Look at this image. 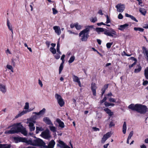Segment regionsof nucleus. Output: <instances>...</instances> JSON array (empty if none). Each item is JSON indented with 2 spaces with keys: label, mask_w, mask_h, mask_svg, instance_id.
<instances>
[{
  "label": "nucleus",
  "mask_w": 148,
  "mask_h": 148,
  "mask_svg": "<svg viewBox=\"0 0 148 148\" xmlns=\"http://www.w3.org/2000/svg\"><path fill=\"white\" fill-rule=\"evenodd\" d=\"M58 142L59 144H57L58 146L59 147L61 148L62 147L63 148H64V147L66 146L64 143L63 141L59 140Z\"/></svg>",
  "instance_id": "nucleus-17"
},
{
  "label": "nucleus",
  "mask_w": 148,
  "mask_h": 148,
  "mask_svg": "<svg viewBox=\"0 0 148 148\" xmlns=\"http://www.w3.org/2000/svg\"><path fill=\"white\" fill-rule=\"evenodd\" d=\"M109 84H107L104 85L103 88L101 89V96H102L104 93L105 92L106 90L108 88Z\"/></svg>",
  "instance_id": "nucleus-21"
},
{
  "label": "nucleus",
  "mask_w": 148,
  "mask_h": 148,
  "mask_svg": "<svg viewBox=\"0 0 148 148\" xmlns=\"http://www.w3.org/2000/svg\"><path fill=\"white\" fill-rule=\"evenodd\" d=\"M54 57L56 59L58 60L59 59L60 57V56L58 53H56L55 56Z\"/></svg>",
  "instance_id": "nucleus-58"
},
{
  "label": "nucleus",
  "mask_w": 148,
  "mask_h": 148,
  "mask_svg": "<svg viewBox=\"0 0 148 148\" xmlns=\"http://www.w3.org/2000/svg\"><path fill=\"white\" fill-rule=\"evenodd\" d=\"M94 29L98 34H99V32H104V34H105L112 37L114 36L113 34L116 35V34L115 30L112 28L110 29V32H109V30L103 28L97 27L95 29Z\"/></svg>",
  "instance_id": "nucleus-3"
},
{
  "label": "nucleus",
  "mask_w": 148,
  "mask_h": 148,
  "mask_svg": "<svg viewBox=\"0 0 148 148\" xmlns=\"http://www.w3.org/2000/svg\"><path fill=\"white\" fill-rule=\"evenodd\" d=\"M92 28H94L93 25H92L87 26L85 29L79 33V37L81 36L82 35L81 38L82 41H86L87 40V39L86 37V33L88 32H89L90 30Z\"/></svg>",
  "instance_id": "nucleus-5"
},
{
  "label": "nucleus",
  "mask_w": 148,
  "mask_h": 148,
  "mask_svg": "<svg viewBox=\"0 0 148 148\" xmlns=\"http://www.w3.org/2000/svg\"><path fill=\"white\" fill-rule=\"evenodd\" d=\"M129 26V25L127 23L123 25H121L119 26V27L118 28V29L121 31H123L125 28Z\"/></svg>",
  "instance_id": "nucleus-19"
},
{
  "label": "nucleus",
  "mask_w": 148,
  "mask_h": 148,
  "mask_svg": "<svg viewBox=\"0 0 148 148\" xmlns=\"http://www.w3.org/2000/svg\"><path fill=\"white\" fill-rule=\"evenodd\" d=\"M137 66H138V68L137 69H135L134 71V72L135 73H139L140 72L142 69V67L140 64L137 65Z\"/></svg>",
  "instance_id": "nucleus-23"
},
{
  "label": "nucleus",
  "mask_w": 148,
  "mask_h": 148,
  "mask_svg": "<svg viewBox=\"0 0 148 148\" xmlns=\"http://www.w3.org/2000/svg\"><path fill=\"white\" fill-rule=\"evenodd\" d=\"M92 129L94 131H99V129L98 128H97L96 127H92Z\"/></svg>",
  "instance_id": "nucleus-59"
},
{
  "label": "nucleus",
  "mask_w": 148,
  "mask_h": 148,
  "mask_svg": "<svg viewBox=\"0 0 148 148\" xmlns=\"http://www.w3.org/2000/svg\"><path fill=\"white\" fill-rule=\"evenodd\" d=\"M58 103L59 104V105L61 107H62L64 105V102L63 99H62L60 101H58Z\"/></svg>",
  "instance_id": "nucleus-36"
},
{
  "label": "nucleus",
  "mask_w": 148,
  "mask_h": 148,
  "mask_svg": "<svg viewBox=\"0 0 148 148\" xmlns=\"http://www.w3.org/2000/svg\"><path fill=\"white\" fill-rule=\"evenodd\" d=\"M104 105L106 107H108L110 106V103L107 102H105L104 103Z\"/></svg>",
  "instance_id": "nucleus-60"
},
{
  "label": "nucleus",
  "mask_w": 148,
  "mask_h": 148,
  "mask_svg": "<svg viewBox=\"0 0 148 148\" xmlns=\"http://www.w3.org/2000/svg\"><path fill=\"white\" fill-rule=\"evenodd\" d=\"M60 42V38L58 39V40L57 43V51L58 53L60 55L61 54V52L60 51V45L59 43Z\"/></svg>",
  "instance_id": "nucleus-26"
},
{
  "label": "nucleus",
  "mask_w": 148,
  "mask_h": 148,
  "mask_svg": "<svg viewBox=\"0 0 148 148\" xmlns=\"http://www.w3.org/2000/svg\"><path fill=\"white\" fill-rule=\"evenodd\" d=\"M103 110L110 116H111L113 114V112H111V110L108 108L104 109Z\"/></svg>",
  "instance_id": "nucleus-20"
},
{
  "label": "nucleus",
  "mask_w": 148,
  "mask_h": 148,
  "mask_svg": "<svg viewBox=\"0 0 148 148\" xmlns=\"http://www.w3.org/2000/svg\"><path fill=\"white\" fill-rule=\"evenodd\" d=\"M73 81L74 82L77 83L79 86L81 87V84L79 77L74 75H73Z\"/></svg>",
  "instance_id": "nucleus-11"
},
{
  "label": "nucleus",
  "mask_w": 148,
  "mask_h": 148,
  "mask_svg": "<svg viewBox=\"0 0 148 148\" xmlns=\"http://www.w3.org/2000/svg\"><path fill=\"white\" fill-rule=\"evenodd\" d=\"M50 51L53 54H55L56 53V51L54 47H51L50 48Z\"/></svg>",
  "instance_id": "nucleus-35"
},
{
  "label": "nucleus",
  "mask_w": 148,
  "mask_h": 148,
  "mask_svg": "<svg viewBox=\"0 0 148 148\" xmlns=\"http://www.w3.org/2000/svg\"><path fill=\"white\" fill-rule=\"evenodd\" d=\"M139 11L144 16L145 15L147 12L145 9L141 8L139 9Z\"/></svg>",
  "instance_id": "nucleus-29"
},
{
  "label": "nucleus",
  "mask_w": 148,
  "mask_h": 148,
  "mask_svg": "<svg viewBox=\"0 0 148 148\" xmlns=\"http://www.w3.org/2000/svg\"><path fill=\"white\" fill-rule=\"evenodd\" d=\"M41 136L45 139H49L51 137L50 132L49 130L47 129L45 131L42 132L41 133Z\"/></svg>",
  "instance_id": "nucleus-6"
},
{
  "label": "nucleus",
  "mask_w": 148,
  "mask_h": 148,
  "mask_svg": "<svg viewBox=\"0 0 148 148\" xmlns=\"http://www.w3.org/2000/svg\"><path fill=\"white\" fill-rule=\"evenodd\" d=\"M145 58L147 60V61H148V52L147 53H145Z\"/></svg>",
  "instance_id": "nucleus-63"
},
{
  "label": "nucleus",
  "mask_w": 148,
  "mask_h": 148,
  "mask_svg": "<svg viewBox=\"0 0 148 148\" xmlns=\"http://www.w3.org/2000/svg\"><path fill=\"white\" fill-rule=\"evenodd\" d=\"M44 129L41 127H36V133L38 134L40 131H43Z\"/></svg>",
  "instance_id": "nucleus-30"
},
{
  "label": "nucleus",
  "mask_w": 148,
  "mask_h": 148,
  "mask_svg": "<svg viewBox=\"0 0 148 148\" xmlns=\"http://www.w3.org/2000/svg\"><path fill=\"white\" fill-rule=\"evenodd\" d=\"M123 18V16L121 13H119L118 16V18L119 19H121Z\"/></svg>",
  "instance_id": "nucleus-56"
},
{
  "label": "nucleus",
  "mask_w": 148,
  "mask_h": 148,
  "mask_svg": "<svg viewBox=\"0 0 148 148\" xmlns=\"http://www.w3.org/2000/svg\"><path fill=\"white\" fill-rule=\"evenodd\" d=\"M7 68L8 69L11 70V71L12 72H13V69L12 67V66L10 65H7L6 66Z\"/></svg>",
  "instance_id": "nucleus-47"
},
{
  "label": "nucleus",
  "mask_w": 148,
  "mask_h": 148,
  "mask_svg": "<svg viewBox=\"0 0 148 148\" xmlns=\"http://www.w3.org/2000/svg\"><path fill=\"white\" fill-rule=\"evenodd\" d=\"M109 100L110 102H116V100L113 98L109 99Z\"/></svg>",
  "instance_id": "nucleus-57"
},
{
  "label": "nucleus",
  "mask_w": 148,
  "mask_h": 148,
  "mask_svg": "<svg viewBox=\"0 0 148 148\" xmlns=\"http://www.w3.org/2000/svg\"><path fill=\"white\" fill-rule=\"evenodd\" d=\"M137 62H134L131 65H129V68L130 69L134 65H135L136 64Z\"/></svg>",
  "instance_id": "nucleus-51"
},
{
  "label": "nucleus",
  "mask_w": 148,
  "mask_h": 148,
  "mask_svg": "<svg viewBox=\"0 0 148 148\" xmlns=\"http://www.w3.org/2000/svg\"><path fill=\"white\" fill-rule=\"evenodd\" d=\"M148 84V81L147 80L144 81L143 83V85L144 86H145Z\"/></svg>",
  "instance_id": "nucleus-62"
},
{
  "label": "nucleus",
  "mask_w": 148,
  "mask_h": 148,
  "mask_svg": "<svg viewBox=\"0 0 148 148\" xmlns=\"http://www.w3.org/2000/svg\"><path fill=\"white\" fill-rule=\"evenodd\" d=\"M52 10L53 11V14H55L57 13L58 12L57 10H56L55 8H53Z\"/></svg>",
  "instance_id": "nucleus-54"
},
{
  "label": "nucleus",
  "mask_w": 148,
  "mask_h": 148,
  "mask_svg": "<svg viewBox=\"0 0 148 148\" xmlns=\"http://www.w3.org/2000/svg\"><path fill=\"white\" fill-rule=\"evenodd\" d=\"M46 109L45 108H43V109L40 110L38 112H33V114H34L37 115H43L45 112Z\"/></svg>",
  "instance_id": "nucleus-14"
},
{
  "label": "nucleus",
  "mask_w": 148,
  "mask_h": 148,
  "mask_svg": "<svg viewBox=\"0 0 148 148\" xmlns=\"http://www.w3.org/2000/svg\"><path fill=\"white\" fill-rule=\"evenodd\" d=\"M26 113H27V111H26V110H23L21 112L19 113V116H21Z\"/></svg>",
  "instance_id": "nucleus-43"
},
{
  "label": "nucleus",
  "mask_w": 148,
  "mask_h": 148,
  "mask_svg": "<svg viewBox=\"0 0 148 148\" xmlns=\"http://www.w3.org/2000/svg\"><path fill=\"white\" fill-rule=\"evenodd\" d=\"M29 103L28 102H26L25 103V105L24 106V108L25 110H27L29 109Z\"/></svg>",
  "instance_id": "nucleus-46"
},
{
  "label": "nucleus",
  "mask_w": 148,
  "mask_h": 148,
  "mask_svg": "<svg viewBox=\"0 0 148 148\" xmlns=\"http://www.w3.org/2000/svg\"><path fill=\"white\" fill-rule=\"evenodd\" d=\"M134 29L135 31H138L140 32H143L144 30V29L143 28L140 27H135Z\"/></svg>",
  "instance_id": "nucleus-34"
},
{
  "label": "nucleus",
  "mask_w": 148,
  "mask_h": 148,
  "mask_svg": "<svg viewBox=\"0 0 148 148\" xmlns=\"http://www.w3.org/2000/svg\"><path fill=\"white\" fill-rule=\"evenodd\" d=\"M111 135V132H109L106 133V134L104 135L103 136L107 139L110 137Z\"/></svg>",
  "instance_id": "nucleus-31"
},
{
  "label": "nucleus",
  "mask_w": 148,
  "mask_h": 148,
  "mask_svg": "<svg viewBox=\"0 0 148 148\" xmlns=\"http://www.w3.org/2000/svg\"><path fill=\"white\" fill-rule=\"evenodd\" d=\"M12 138L13 142L16 143L18 142V137H12Z\"/></svg>",
  "instance_id": "nucleus-32"
},
{
  "label": "nucleus",
  "mask_w": 148,
  "mask_h": 148,
  "mask_svg": "<svg viewBox=\"0 0 148 148\" xmlns=\"http://www.w3.org/2000/svg\"><path fill=\"white\" fill-rule=\"evenodd\" d=\"M64 63H61L60 64L59 68V74H60L62 71V70L63 69V64Z\"/></svg>",
  "instance_id": "nucleus-33"
},
{
  "label": "nucleus",
  "mask_w": 148,
  "mask_h": 148,
  "mask_svg": "<svg viewBox=\"0 0 148 148\" xmlns=\"http://www.w3.org/2000/svg\"><path fill=\"white\" fill-rule=\"evenodd\" d=\"M113 44V42H108L106 44V46L107 48L108 49L110 48L112 45Z\"/></svg>",
  "instance_id": "nucleus-42"
},
{
  "label": "nucleus",
  "mask_w": 148,
  "mask_h": 148,
  "mask_svg": "<svg viewBox=\"0 0 148 148\" xmlns=\"http://www.w3.org/2000/svg\"><path fill=\"white\" fill-rule=\"evenodd\" d=\"M107 99V98L106 97H104V98H103V99L101 100L100 101V103L101 104H102V103H103L104 102H105V101H106V100Z\"/></svg>",
  "instance_id": "nucleus-53"
},
{
  "label": "nucleus",
  "mask_w": 148,
  "mask_h": 148,
  "mask_svg": "<svg viewBox=\"0 0 148 148\" xmlns=\"http://www.w3.org/2000/svg\"><path fill=\"white\" fill-rule=\"evenodd\" d=\"M37 118V116L36 115H33L30 118V120H33L34 121L36 120Z\"/></svg>",
  "instance_id": "nucleus-45"
},
{
  "label": "nucleus",
  "mask_w": 148,
  "mask_h": 148,
  "mask_svg": "<svg viewBox=\"0 0 148 148\" xmlns=\"http://www.w3.org/2000/svg\"><path fill=\"white\" fill-rule=\"evenodd\" d=\"M0 90L3 93L6 92V89L5 85L0 83Z\"/></svg>",
  "instance_id": "nucleus-16"
},
{
  "label": "nucleus",
  "mask_w": 148,
  "mask_h": 148,
  "mask_svg": "<svg viewBox=\"0 0 148 148\" xmlns=\"http://www.w3.org/2000/svg\"><path fill=\"white\" fill-rule=\"evenodd\" d=\"M127 129L126 123L124 121L122 131L124 134L126 133Z\"/></svg>",
  "instance_id": "nucleus-24"
},
{
  "label": "nucleus",
  "mask_w": 148,
  "mask_h": 148,
  "mask_svg": "<svg viewBox=\"0 0 148 148\" xmlns=\"http://www.w3.org/2000/svg\"><path fill=\"white\" fill-rule=\"evenodd\" d=\"M56 121L58 123L59 126L61 128H63L64 127V125L63 122L59 119H57Z\"/></svg>",
  "instance_id": "nucleus-15"
},
{
  "label": "nucleus",
  "mask_w": 148,
  "mask_h": 148,
  "mask_svg": "<svg viewBox=\"0 0 148 148\" xmlns=\"http://www.w3.org/2000/svg\"><path fill=\"white\" fill-rule=\"evenodd\" d=\"M7 25L9 30L11 31L12 33H13V30L12 28V26L11 25L10 23L9 22V21L8 19L7 20Z\"/></svg>",
  "instance_id": "nucleus-28"
},
{
  "label": "nucleus",
  "mask_w": 148,
  "mask_h": 148,
  "mask_svg": "<svg viewBox=\"0 0 148 148\" xmlns=\"http://www.w3.org/2000/svg\"><path fill=\"white\" fill-rule=\"evenodd\" d=\"M90 20L91 22L95 23L97 21V19L96 17H92L90 18Z\"/></svg>",
  "instance_id": "nucleus-38"
},
{
  "label": "nucleus",
  "mask_w": 148,
  "mask_h": 148,
  "mask_svg": "<svg viewBox=\"0 0 148 148\" xmlns=\"http://www.w3.org/2000/svg\"><path fill=\"white\" fill-rule=\"evenodd\" d=\"M65 57V55L64 54H63L61 57V60H62V63H64V58Z\"/></svg>",
  "instance_id": "nucleus-50"
},
{
  "label": "nucleus",
  "mask_w": 148,
  "mask_h": 148,
  "mask_svg": "<svg viewBox=\"0 0 148 148\" xmlns=\"http://www.w3.org/2000/svg\"><path fill=\"white\" fill-rule=\"evenodd\" d=\"M21 123H19V127L21 126ZM19 132L21 133L25 136H26L27 134V131L25 128H21L19 127Z\"/></svg>",
  "instance_id": "nucleus-10"
},
{
  "label": "nucleus",
  "mask_w": 148,
  "mask_h": 148,
  "mask_svg": "<svg viewBox=\"0 0 148 148\" xmlns=\"http://www.w3.org/2000/svg\"><path fill=\"white\" fill-rule=\"evenodd\" d=\"M91 90L93 93V95L95 96L96 95V89L97 87L95 84L94 82H92L91 84Z\"/></svg>",
  "instance_id": "nucleus-8"
},
{
  "label": "nucleus",
  "mask_w": 148,
  "mask_h": 148,
  "mask_svg": "<svg viewBox=\"0 0 148 148\" xmlns=\"http://www.w3.org/2000/svg\"><path fill=\"white\" fill-rule=\"evenodd\" d=\"M105 16L106 17V23L108 24L110 23L111 22V20L108 16V15H105Z\"/></svg>",
  "instance_id": "nucleus-40"
},
{
  "label": "nucleus",
  "mask_w": 148,
  "mask_h": 148,
  "mask_svg": "<svg viewBox=\"0 0 148 148\" xmlns=\"http://www.w3.org/2000/svg\"><path fill=\"white\" fill-rule=\"evenodd\" d=\"M46 44L47 45V47L48 48L49 47L50 44V42L48 41H47L45 42Z\"/></svg>",
  "instance_id": "nucleus-61"
},
{
  "label": "nucleus",
  "mask_w": 148,
  "mask_h": 148,
  "mask_svg": "<svg viewBox=\"0 0 148 148\" xmlns=\"http://www.w3.org/2000/svg\"><path fill=\"white\" fill-rule=\"evenodd\" d=\"M129 60H132L134 61V62H137V60L134 57H131L128 58Z\"/></svg>",
  "instance_id": "nucleus-48"
},
{
  "label": "nucleus",
  "mask_w": 148,
  "mask_h": 148,
  "mask_svg": "<svg viewBox=\"0 0 148 148\" xmlns=\"http://www.w3.org/2000/svg\"><path fill=\"white\" fill-rule=\"evenodd\" d=\"M53 29L54 30L55 33L58 35H59L61 33V29L59 26H55L53 27Z\"/></svg>",
  "instance_id": "nucleus-12"
},
{
  "label": "nucleus",
  "mask_w": 148,
  "mask_h": 148,
  "mask_svg": "<svg viewBox=\"0 0 148 148\" xmlns=\"http://www.w3.org/2000/svg\"><path fill=\"white\" fill-rule=\"evenodd\" d=\"M107 140V139L105 138L104 136H103V138H102L101 142L102 143H104L106 140Z\"/></svg>",
  "instance_id": "nucleus-52"
},
{
  "label": "nucleus",
  "mask_w": 148,
  "mask_h": 148,
  "mask_svg": "<svg viewBox=\"0 0 148 148\" xmlns=\"http://www.w3.org/2000/svg\"><path fill=\"white\" fill-rule=\"evenodd\" d=\"M115 125V124L112 121H111L110 122V123L109 125V128H111L113 126H114Z\"/></svg>",
  "instance_id": "nucleus-49"
},
{
  "label": "nucleus",
  "mask_w": 148,
  "mask_h": 148,
  "mask_svg": "<svg viewBox=\"0 0 148 148\" xmlns=\"http://www.w3.org/2000/svg\"><path fill=\"white\" fill-rule=\"evenodd\" d=\"M75 27L77 29L79 30L81 29L82 26L80 25H78V23H76Z\"/></svg>",
  "instance_id": "nucleus-44"
},
{
  "label": "nucleus",
  "mask_w": 148,
  "mask_h": 148,
  "mask_svg": "<svg viewBox=\"0 0 148 148\" xmlns=\"http://www.w3.org/2000/svg\"><path fill=\"white\" fill-rule=\"evenodd\" d=\"M116 8H117V10L118 12H122L124 10L125 7L124 4L119 3L116 6Z\"/></svg>",
  "instance_id": "nucleus-7"
},
{
  "label": "nucleus",
  "mask_w": 148,
  "mask_h": 148,
  "mask_svg": "<svg viewBox=\"0 0 148 148\" xmlns=\"http://www.w3.org/2000/svg\"><path fill=\"white\" fill-rule=\"evenodd\" d=\"M16 61V60L15 59L13 58L12 59V64L13 66H14L15 63V62Z\"/></svg>",
  "instance_id": "nucleus-55"
},
{
  "label": "nucleus",
  "mask_w": 148,
  "mask_h": 148,
  "mask_svg": "<svg viewBox=\"0 0 148 148\" xmlns=\"http://www.w3.org/2000/svg\"><path fill=\"white\" fill-rule=\"evenodd\" d=\"M0 142V148H10L11 145L7 144H2Z\"/></svg>",
  "instance_id": "nucleus-25"
},
{
  "label": "nucleus",
  "mask_w": 148,
  "mask_h": 148,
  "mask_svg": "<svg viewBox=\"0 0 148 148\" xmlns=\"http://www.w3.org/2000/svg\"><path fill=\"white\" fill-rule=\"evenodd\" d=\"M49 128L50 130L53 132H56V128L54 126H50Z\"/></svg>",
  "instance_id": "nucleus-39"
},
{
  "label": "nucleus",
  "mask_w": 148,
  "mask_h": 148,
  "mask_svg": "<svg viewBox=\"0 0 148 148\" xmlns=\"http://www.w3.org/2000/svg\"><path fill=\"white\" fill-rule=\"evenodd\" d=\"M142 50L143 51L144 54L145 55V53H148V50L145 47H142Z\"/></svg>",
  "instance_id": "nucleus-41"
},
{
  "label": "nucleus",
  "mask_w": 148,
  "mask_h": 148,
  "mask_svg": "<svg viewBox=\"0 0 148 148\" xmlns=\"http://www.w3.org/2000/svg\"><path fill=\"white\" fill-rule=\"evenodd\" d=\"M148 74V67H147L144 70V74Z\"/></svg>",
  "instance_id": "nucleus-64"
},
{
  "label": "nucleus",
  "mask_w": 148,
  "mask_h": 148,
  "mask_svg": "<svg viewBox=\"0 0 148 148\" xmlns=\"http://www.w3.org/2000/svg\"><path fill=\"white\" fill-rule=\"evenodd\" d=\"M125 16L126 17L130 18L132 20L135 21L136 22H138V21L133 16L130 15L127 13L125 14Z\"/></svg>",
  "instance_id": "nucleus-22"
},
{
  "label": "nucleus",
  "mask_w": 148,
  "mask_h": 148,
  "mask_svg": "<svg viewBox=\"0 0 148 148\" xmlns=\"http://www.w3.org/2000/svg\"><path fill=\"white\" fill-rule=\"evenodd\" d=\"M36 138L33 141L32 139H29L25 138H22L19 136V142L25 143L27 145L34 146H42L44 147L45 143L43 140L40 138Z\"/></svg>",
  "instance_id": "nucleus-1"
},
{
  "label": "nucleus",
  "mask_w": 148,
  "mask_h": 148,
  "mask_svg": "<svg viewBox=\"0 0 148 148\" xmlns=\"http://www.w3.org/2000/svg\"><path fill=\"white\" fill-rule=\"evenodd\" d=\"M55 97L57 99L58 102L62 99L61 96L57 93L55 94Z\"/></svg>",
  "instance_id": "nucleus-27"
},
{
  "label": "nucleus",
  "mask_w": 148,
  "mask_h": 148,
  "mask_svg": "<svg viewBox=\"0 0 148 148\" xmlns=\"http://www.w3.org/2000/svg\"><path fill=\"white\" fill-rule=\"evenodd\" d=\"M75 59V57L74 56H72L70 58L69 60L68 61V62L69 63H71L73 62Z\"/></svg>",
  "instance_id": "nucleus-37"
},
{
  "label": "nucleus",
  "mask_w": 148,
  "mask_h": 148,
  "mask_svg": "<svg viewBox=\"0 0 148 148\" xmlns=\"http://www.w3.org/2000/svg\"><path fill=\"white\" fill-rule=\"evenodd\" d=\"M128 108L132 111H136L140 114H144L148 112V108L147 107L140 104H135L132 103L129 106Z\"/></svg>",
  "instance_id": "nucleus-2"
},
{
  "label": "nucleus",
  "mask_w": 148,
  "mask_h": 148,
  "mask_svg": "<svg viewBox=\"0 0 148 148\" xmlns=\"http://www.w3.org/2000/svg\"><path fill=\"white\" fill-rule=\"evenodd\" d=\"M43 121L47 124L48 125H53V124L51 122V120L49 119V118L48 117H45L43 119Z\"/></svg>",
  "instance_id": "nucleus-13"
},
{
  "label": "nucleus",
  "mask_w": 148,
  "mask_h": 148,
  "mask_svg": "<svg viewBox=\"0 0 148 148\" xmlns=\"http://www.w3.org/2000/svg\"><path fill=\"white\" fill-rule=\"evenodd\" d=\"M56 143L53 140H51L49 143L48 146L45 145L44 147L45 148H53Z\"/></svg>",
  "instance_id": "nucleus-9"
},
{
  "label": "nucleus",
  "mask_w": 148,
  "mask_h": 148,
  "mask_svg": "<svg viewBox=\"0 0 148 148\" xmlns=\"http://www.w3.org/2000/svg\"><path fill=\"white\" fill-rule=\"evenodd\" d=\"M34 125V124L33 123H29L28 126L29 127V130L30 131H32L34 130L35 129V127Z\"/></svg>",
  "instance_id": "nucleus-18"
},
{
  "label": "nucleus",
  "mask_w": 148,
  "mask_h": 148,
  "mask_svg": "<svg viewBox=\"0 0 148 148\" xmlns=\"http://www.w3.org/2000/svg\"><path fill=\"white\" fill-rule=\"evenodd\" d=\"M8 129L6 130L4 133L5 134H13L18 132V123L14 124L12 126H9Z\"/></svg>",
  "instance_id": "nucleus-4"
}]
</instances>
